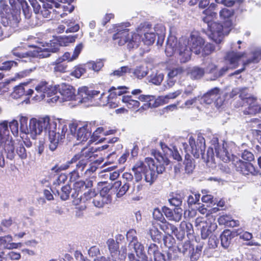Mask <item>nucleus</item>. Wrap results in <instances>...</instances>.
I'll return each instance as SVG.
<instances>
[{"label":"nucleus","instance_id":"nucleus-26","mask_svg":"<svg viewBox=\"0 0 261 261\" xmlns=\"http://www.w3.org/2000/svg\"><path fill=\"white\" fill-rule=\"evenodd\" d=\"M216 6L215 4L211 3L207 9L203 11L202 14L204 16L202 18L204 22H209L217 17V13L213 11Z\"/></svg>","mask_w":261,"mask_h":261},{"label":"nucleus","instance_id":"nucleus-16","mask_svg":"<svg viewBox=\"0 0 261 261\" xmlns=\"http://www.w3.org/2000/svg\"><path fill=\"white\" fill-rule=\"evenodd\" d=\"M99 93V92L98 91L90 90L86 87H83L79 89L75 100H79L80 103H84L86 106H89Z\"/></svg>","mask_w":261,"mask_h":261},{"label":"nucleus","instance_id":"nucleus-61","mask_svg":"<svg viewBox=\"0 0 261 261\" xmlns=\"http://www.w3.org/2000/svg\"><path fill=\"white\" fill-rule=\"evenodd\" d=\"M207 93L210 95L212 100L214 101L217 98L220 97L221 95L220 90L218 88H214L207 92Z\"/></svg>","mask_w":261,"mask_h":261},{"label":"nucleus","instance_id":"nucleus-46","mask_svg":"<svg viewBox=\"0 0 261 261\" xmlns=\"http://www.w3.org/2000/svg\"><path fill=\"white\" fill-rule=\"evenodd\" d=\"M260 59L261 48H258L253 51V57L247 60V61L244 63V65H248L251 63H257Z\"/></svg>","mask_w":261,"mask_h":261},{"label":"nucleus","instance_id":"nucleus-48","mask_svg":"<svg viewBox=\"0 0 261 261\" xmlns=\"http://www.w3.org/2000/svg\"><path fill=\"white\" fill-rule=\"evenodd\" d=\"M86 65L84 66H78L74 67V69L70 73L71 75L74 76L76 78H80L86 72Z\"/></svg>","mask_w":261,"mask_h":261},{"label":"nucleus","instance_id":"nucleus-52","mask_svg":"<svg viewBox=\"0 0 261 261\" xmlns=\"http://www.w3.org/2000/svg\"><path fill=\"white\" fill-rule=\"evenodd\" d=\"M202 248V246H197L195 249H194L192 247V252H191L190 254V258L192 261H196L199 259L201 254Z\"/></svg>","mask_w":261,"mask_h":261},{"label":"nucleus","instance_id":"nucleus-54","mask_svg":"<svg viewBox=\"0 0 261 261\" xmlns=\"http://www.w3.org/2000/svg\"><path fill=\"white\" fill-rule=\"evenodd\" d=\"M185 164L186 172L188 174L192 173L194 169L195 166L193 163L192 160L187 158V155H186Z\"/></svg>","mask_w":261,"mask_h":261},{"label":"nucleus","instance_id":"nucleus-36","mask_svg":"<svg viewBox=\"0 0 261 261\" xmlns=\"http://www.w3.org/2000/svg\"><path fill=\"white\" fill-rule=\"evenodd\" d=\"M221 246L224 248L227 249L230 245L231 237V232L229 230H224L220 236Z\"/></svg>","mask_w":261,"mask_h":261},{"label":"nucleus","instance_id":"nucleus-2","mask_svg":"<svg viewBox=\"0 0 261 261\" xmlns=\"http://www.w3.org/2000/svg\"><path fill=\"white\" fill-rule=\"evenodd\" d=\"M204 45V40L196 34H191L190 39L182 37L177 41L174 37L168 39L165 53L167 56L176 55L181 63H186L191 59V53L199 55Z\"/></svg>","mask_w":261,"mask_h":261},{"label":"nucleus","instance_id":"nucleus-25","mask_svg":"<svg viewBox=\"0 0 261 261\" xmlns=\"http://www.w3.org/2000/svg\"><path fill=\"white\" fill-rule=\"evenodd\" d=\"M105 189L101 191L100 193H96L93 199L92 202L95 206L99 208L102 207L105 204H107L109 201V197L106 195H103Z\"/></svg>","mask_w":261,"mask_h":261},{"label":"nucleus","instance_id":"nucleus-19","mask_svg":"<svg viewBox=\"0 0 261 261\" xmlns=\"http://www.w3.org/2000/svg\"><path fill=\"white\" fill-rule=\"evenodd\" d=\"M77 179L75 180V182L73 186V192L71 194V197L74 198H77L85 190L90 189L93 186V181L90 179H86L85 180H80L76 181ZM70 181H71L70 180Z\"/></svg>","mask_w":261,"mask_h":261},{"label":"nucleus","instance_id":"nucleus-35","mask_svg":"<svg viewBox=\"0 0 261 261\" xmlns=\"http://www.w3.org/2000/svg\"><path fill=\"white\" fill-rule=\"evenodd\" d=\"M20 254L13 251L7 253L2 251L0 253V261H8L9 260H18L20 258Z\"/></svg>","mask_w":261,"mask_h":261},{"label":"nucleus","instance_id":"nucleus-49","mask_svg":"<svg viewBox=\"0 0 261 261\" xmlns=\"http://www.w3.org/2000/svg\"><path fill=\"white\" fill-rule=\"evenodd\" d=\"M149 234L151 237L152 240L155 242H159L161 239V232L158 229L154 226L150 229Z\"/></svg>","mask_w":261,"mask_h":261},{"label":"nucleus","instance_id":"nucleus-6","mask_svg":"<svg viewBox=\"0 0 261 261\" xmlns=\"http://www.w3.org/2000/svg\"><path fill=\"white\" fill-rule=\"evenodd\" d=\"M239 95V97L242 100V106H248L244 110L245 115H254L259 112L260 108L257 102L256 97L250 95L248 92V88L246 87L236 88L232 89L230 94V96L232 98Z\"/></svg>","mask_w":261,"mask_h":261},{"label":"nucleus","instance_id":"nucleus-62","mask_svg":"<svg viewBox=\"0 0 261 261\" xmlns=\"http://www.w3.org/2000/svg\"><path fill=\"white\" fill-rule=\"evenodd\" d=\"M134 74L139 79H141L147 74L144 68L142 66L137 67L134 71Z\"/></svg>","mask_w":261,"mask_h":261},{"label":"nucleus","instance_id":"nucleus-31","mask_svg":"<svg viewBox=\"0 0 261 261\" xmlns=\"http://www.w3.org/2000/svg\"><path fill=\"white\" fill-rule=\"evenodd\" d=\"M160 228L168 235L177 236L178 229L177 227L167 222L166 220L160 225Z\"/></svg>","mask_w":261,"mask_h":261},{"label":"nucleus","instance_id":"nucleus-28","mask_svg":"<svg viewBox=\"0 0 261 261\" xmlns=\"http://www.w3.org/2000/svg\"><path fill=\"white\" fill-rule=\"evenodd\" d=\"M148 253L153 256V261H162L163 259V253L160 251V249L155 244H151L148 248Z\"/></svg>","mask_w":261,"mask_h":261},{"label":"nucleus","instance_id":"nucleus-50","mask_svg":"<svg viewBox=\"0 0 261 261\" xmlns=\"http://www.w3.org/2000/svg\"><path fill=\"white\" fill-rule=\"evenodd\" d=\"M86 66L89 69L95 71H98L103 66V64L101 61L96 62H90L86 64Z\"/></svg>","mask_w":261,"mask_h":261},{"label":"nucleus","instance_id":"nucleus-8","mask_svg":"<svg viewBox=\"0 0 261 261\" xmlns=\"http://www.w3.org/2000/svg\"><path fill=\"white\" fill-rule=\"evenodd\" d=\"M113 35V39L115 44L119 46L127 45L128 49L137 48L140 43V35L130 32L127 29H117Z\"/></svg>","mask_w":261,"mask_h":261},{"label":"nucleus","instance_id":"nucleus-27","mask_svg":"<svg viewBox=\"0 0 261 261\" xmlns=\"http://www.w3.org/2000/svg\"><path fill=\"white\" fill-rule=\"evenodd\" d=\"M204 73V69L198 66L190 68L187 71L188 75L193 80L200 79L203 77Z\"/></svg>","mask_w":261,"mask_h":261},{"label":"nucleus","instance_id":"nucleus-18","mask_svg":"<svg viewBox=\"0 0 261 261\" xmlns=\"http://www.w3.org/2000/svg\"><path fill=\"white\" fill-rule=\"evenodd\" d=\"M129 248H133L136 252V255L134 253H128V257L129 261H147V257L144 252V246L143 245L136 241L135 242L129 244Z\"/></svg>","mask_w":261,"mask_h":261},{"label":"nucleus","instance_id":"nucleus-55","mask_svg":"<svg viewBox=\"0 0 261 261\" xmlns=\"http://www.w3.org/2000/svg\"><path fill=\"white\" fill-rule=\"evenodd\" d=\"M220 17L223 19H229L233 15V11L227 8L222 9L219 12Z\"/></svg>","mask_w":261,"mask_h":261},{"label":"nucleus","instance_id":"nucleus-13","mask_svg":"<svg viewBox=\"0 0 261 261\" xmlns=\"http://www.w3.org/2000/svg\"><path fill=\"white\" fill-rule=\"evenodd\" d=\"M189 143L191 146V152L196 158H199L200 155L206 162V154H204L205 149V139L201 135L199 134L196 141L193 137H190Z\"/></svg>","mask_w":261,"mask_h":261},{"label":"nucleus","instance_id":"nucleus-38","mask_svg":"<svg viewBox=\"0 0 261 261\" xmlns=\"http://www.w3.org/2000/svg\"><path fill=\"white\" fill-rule=\"evenodd\" d=\"M12 241V237L10 235L0 237V244L4 245L5 247L8 248H16L18 247V245L20 244V243H11Z\"/></svg>","mask_w":261,"mask_h":261},{"label":"nucleus","instance_id":"nucleus-63","mask_svg":"<svg viewBox=\"0 0 261 261\" xmlns=\"http://www.w3.org/2000/svg\"><path fill=\"white\" fill-rule=\"evenodd\" d=\"M169 202L172 205L177 207L178 208L181 205L182 203V198L180 195H176L175 197L170 199Z\"/></svg>","mask_w":261,"mask_h":261},{"label":"nucleus","instance_id":"nucleus-44","mask_svg":"<svg viewBox=\"0 0 261 261\" xmlns=\"http://www.w3.org/2000/svg\"><path fill=\"white\" fill-rule=\"evenodd\" d=\"M88 191L87 192H85L83 195H80L77 199H80L81 202H85L91 198H94L95 195V192L94 191L90 189H88Z\"/></svg>","mask_w":261,"mask_h":261},{"label":"nucleus","instance_id":"nucleus-3","mask_svg":"<svg viewBox=\"0 0 261 261\" xmlns=\"http://www.w3.org/2000/svg\"><path fill=\"white\" fill-rule=\"evenodd\" d=\"M94 156L92 148H84L81 152L75 154L70 160L60 166H54L51 170L56 172H61L68 169L71 164L76 163L75 168L69 173L70 180L75 181L83 176V172Z\"/></svg>","mask_w":261,"mask_h":261},{"label":"nucleus","instance_id":"nucleus-7","mask_svg":"<svg viewBox=\"0 0 261 261\" xmlns=\"http://www.w3.org/2000/svg\"><path fill=\"white\" fill-rule=\"evenodd\" d=\"M95 125L94 122H87L83 126L79 127L77 124L73 123L69 125V130H67V139L69 141L76 140L79 142L86 141L91 136L92 127Z\"/></svg>","mask_w":261,"mask_h":261},{"label":"nucleus","instance_id":"nucleus-20","mask_svg":"<svg viewBox=\"0 0 261 261\" xmlns=\"http://www.w3.org/2000/svg\"><path fill=\"white\" fill-rule=\"evenodd\" d=\"M234 163L236 170L244 175H256L258 171L255 169L253 165L249 162H245L237 158Z\"/></svg>","mask_w":261,"mask_h":261},{"label":"nucleus","instance_id":"nucleus-23","mask_svg":"<svg viewBox=\"0 0 261 261\" xmlns=\"http://www.w3.org/2000/svg\"><path fill=\"white\" fill-rule=\"evenodd\" d=\"M160 146L163 152H164V155H162L163 156H166L168 159V155H171L173 159L176 160L177 161H180L182 160V158L181 155L179 154L177 149L175 147H172V148L168 147L165 143L163 142H160Z\"/></svg>","mask_w":261,"mask_h":261},{"label":"nucleus","instance_id":"nucleus-30","mask_svg":"<svg viewBox=\"0 0 261 261\" xmlns=\"http://www.w3.org/2000/svg\"><path fill=\"white\" fill-rule=\"evenodd\" d=\"M134 173L135 179L136 182H139L142 179L144 170V165L143 162H137L132 168Z\"/></svg>","mask_w":261,"mask_h":261},{"label":"nucleus","instance_id":"nucleus-60","mask_svg":"<svg viewBox=\"0 0 261 261\" xmlns=\"http://www.w3.org/2000/svg\"><path fill=\"white\" fill-rule=\"evenodd\" d=\"M9 127L14 136H16L18 134L19 126L17 120H13L9 123Z\"/></svg>","mask_w":261,"mask_h":261},{"label":"nucleus","instance_id":"nucleus-56","mask_svg":"<svg viewBox=\"0 0 261 261\" xmlns=\"http://www.w3.org/2000/svg\"><path fill=\"white\" fill-rule=\"evenodd\" d=\"M137 232L134 229H130L126 233V239L130 244L138 240Z\"/></svg>","mask_w":261,"mask_h":261},{"label":"nucleus","instance_id":"nucleus-4","mask_svg":"<svg viewBox=\"0 0 261 261\" xmlns=\"http://www.w3.org/2000/svg\"><path fill=\"white\" fill-rule=\"evenodd\" d=\"M152 155L156 161L155 163L153 159L151 158H146L145 161L147 164V167L144 166L143 175L146 182L152 185L157 177L159 174H162L165 170V165L169 164V160L166 156H163L159 151L152 150Z\"/></svg>","mask_w":261,"mask_h":261},{"label":"nucleus","instance_id":"nucleus-33","mask_svg":"<svg viewBox=\"0 0 261 261\" xmlns=\"http://www.w3.org/2000/svg\"><path fill=\"white\" fill-rule=\"evenodd\" d=\"M122 101L130 109H136L139 107L140 102L132 98L131 95H124L121 98Z\"/></svg>","mask_w":261,"mask_h":261},{"label":"nucleus","instance_id":"nucleus-39","mask_svg":"<svg viewBox=\"0 0 261 261\" xmlns=\"http://www.w3.org/2000/svg\"><path fill=\"white\" fill-rule=\"evenodd\" d=\"M63 61L60 59H57L53 63V65L54 66V71L55 72H65L67 69V65L65 63H63Z\"/></svg>","mask_w":261,"mask_h":261},{"label":"nucleus","instance_id":"nucleus-17","mask_svg":"<svg viewBox=\"0 0 261 261\" xmlns=\"http://www.w3.org/2000/svg\"><path fill=\"white\" fill-rule=\"evenodd\" d=\"M204 22L207 24V28L210 32V37L216 43H220L223 37L224 34L223 26L220 23L213 21Z\"/></svg>","mask_w":261,"mask_h":261},{"label":"nucleus","instance_id":"nucleus-11","mask_svg":"<svg viewBox=\"0 0 261 261\" xmlns=\"http://www.w3.org/2000/svg\"><path fill=\"white\" fill-rule=\"evenodd\" d=\"M106 244L112 260H122L125 258L127 255V249L125 245L121 246L119 249V243L111 238L107 241Z\"/></svg>","mask_w":261,"mask_h":261},{"label":"nucleus","instance_id":"nucleus-53","mask_svg":"<svg viewBox=\"0 0 261 261\" xmlns=\"http://www.w3.org/2000/svg\"><path fill=\"white\" fill-rule=\"evenodd\" d=\"M180 227L182 229V235H184L185 231H186L187 234H190L193 231V225L190 223H187L185 221H183L180 224Z\"/></svg>","mask_w":261,"mask_h":261},{"label":"nucleus","instance_id":"nucleus-51","mask_svg":"<svg viewBox=\"0 0 261 261\" xmlns=\"http://www.w3.org/2000/svg\"><path fill=\"white\" fill-rule=\"evenodd\" d=\"M127 72H131V69L129 68L128 66H122L110 73V75L120 77L123 76Z\"/></svg>","mask_w":261,"mask_h":261},{"label":"nucleus","instance_id":"nucleus-32","mask_svg":"<svg viewBox=\"0 0 261 261\" xmlns=\"http://www.w3.org/2000/svg\"><path fill=\"white\" fill-rule=\"evenodd\" d=\"M54 4L53 3L46 2L43 4L42 8L40 10L39 13L44 18H49L52 12H56V10L53 9Z\"/></svg>","mask_w":261,"mask_h":261},{"label":"nucleus","instance_id":"nucleus-34","mask_svg":"<svg viewBox=\"0 0 261 261\" xmlns=\"http://www.w3.org/2000/svg\"><path fill=\"white\" fill-rule=\"evenodd\" d=\"M21 48L20 47H18L17 48L14 49L12 53V54L15 56L16 57H18V58L23 59H25V60H22V61L24 62H28V61H31V57L32 56H35L36 55L34 54H32L31 52H26V53H22L21 51Z\"/></svg>","mask_w":261,"mask_h":261},{"label":"nucleus","instance_id":"nucleus-45","mask_svg":"<svg viewBox=\"0 0 261 261\" xmlns=\"http://www.w3.org/2000/svg\"><path fill=\"white\" fill-rule=\"evenodd\" d=\"M14 151L15 152V155L17 154L21 160H24L27 158V152L22 143L19 144L16 150L14 149Z\"/></svg>","mask_w":261,"mask_h":261},{"label":"nucleus","instance_id":"nucleus-1","mask_svg":"<svg viewBox=\"0 0 261 261\" xmlns=\"http://www.w3.org/2000/svg\"><path fill=\"white\" fill-rule=\"evenodd\" d=\"M57 122L48 116L33 118L30 119L29 125V133L31 137L35 139L36 136L44 131L48 136L49 143L48 147L53 151L55 150L60 141L65 138V133L67 130L66 125H61L57 132Z\"/></svg>","mask_w":261,"mask_h":261},{"label":"nucleus","instance_id":"nucleus-12","mask_svg":"<svg viewBox=\"0 0 261 261\" xmlns=\"http://www.w3.org/2000/svg\"><path fill=\"white\" fill-rule=\"evenodd\" d=\"M34 86L36 92L35 96L36 100H40L45 96L51 97L57 94V86L53 87L45 81H40L37 84H35Z\"/></svg>","mask_w":261,"mask_h":261},{"label":"nucleus","instance_id":"nucleus-22","mask_svg":"<svg viewBox=\"0 0 261 261\" xmlns=\"http://www.w3.org/2000/svg\"><path fill=\"white\" fill-rule=\"evenodd\" d=\"M33 93L34 90L31 88V86L29 84L23 83L14 88L11 95L13 98L17 99L24 94L32 95Z\"/></svg>","mask_w":261,"mask_h":261},{"label":"nucleus","instance_id":"nucleus-15","mask_svg":"<svg viewBox=\"0 0 261 261\" xmlns=\"http://www.w3.org/2000/svg\"><path fill=\"white\" fill-rule=\"evenodd\" d=\"M58 91L61 95V98L59 95L55 96L51 98V101H56L59 99H62L64 101L75 100L76 95H75V90L72 86L62 83L57 86V91Z\"/></svg>","mask_w":261,"mask_h":261},{"label":"nucleus","instance_id":"nucleus-9","mask_svg":"<svg viewBox=\"0 0 261 261\" xmlns=\"http://www.w3.org/2000/svg\"><path fill=\"white\" fill-rule=\"evenodd\" d=\"M137 32L143 43L147 45H150L155 41V34L158 35L164 34L165 28L161 24H157L154 28H152L149 23L144 22L140 24Z\"/></svg>","mask_w":261,"mask_h":261},{"label":"nucleus","instance_id":"nucleus-10","mask_svg":"<svg viewBox=\"0 0 261 261\" xmlns=\"http://www.w3.org/2000/svg\"><path fill=\"white\" fill-rule=\"evenodd\" d=\"M76 36H68L62 37L60 40H52L46 43L45 45H43V48H40V50H37L38 56L42 58H46L50 56V53H56L59 48L60 45L67 46L68 43L75 41Z\"/></svg>","mask_w":261,"mask_h":261},{"label":"nucleus","instance_id":"nucleus-47","mask_svg":"<svg viewBox=\"0 0 261 261\" xmlns=\"http://www.w3.org/2000/svg\"><path fill=\"white\" fill-rule=\"evenodd\" d=\"M182 210L181 208H175L171 215V217H169L168 220L175 222H179L182 217Z\"/></svg>","mask_w":261,"mask_h":261},{"label":"nucleus","instance_id":"nucleus-24","mask_svg":"<svg viewBox=\"0 0 261 261\" xmlns=\"http://www.w3.org/2000/svg\"><path fill=\"white\" fill-rule=\"evenodd\" d=\"M129 188L130 185L120 180L114 182L111 186V189L116 192L117 197H121L123 196Z\"/></svg>","mask_w":261,"mask_h":261},{"label":"nucleus","instance_id":"nucleus-21","mask_svg":"<svg viewBox=\"0 0 261 261\" xmlns=\"http://www.w3.org/2000/svg\"><path fill=\"white\" fill-rule=\"evenodd\" d=\"M138 99L142 101L146 102L143 106L141 107L143 110H146L149 108H156L159 107L162 101L164 100V98L163 97H159L155 99V97L150 95H140Z\"/></svg>","mask_w":261,"mask_h":261},{"label":"nucleus","instance_id":"nucleus-57","mask_svg":"<svg viewBox=\"0 0 261 261\" xmlns=\"http://www.w3.org/2000/svg\"><path fill=\"white\" fill-rule=\"evenodd\" d=\"M64 23L67 25L68 28L66 30V33H73L77 32L79 29L80 27L78 24H76L74 25H72L73 23L70 20H66L64 21Z\"/></svg>","mask_w":261,"mask_h":261},{"label":"nucleus","instance_id":"nucleus-40","mask_svg":"<svg viewBox=\"0 0 261 261\" xmlns=\"http://www.w3.org/2000/svg\"><path fill=\"white\" fill-rule=\"evenodd\" d=\"M177 251L183 254L190 255L192 251V246L189 241L181 243L176 247Z\"/></svg>","mask_w":261,"mask_h":261},{"label":"nucleus","instance_id":"nucleus-64","mask_svg":"<svg viewBox=\"0 0 261 261\" xmlns=\"http://www.w3.org/2000/svg\"><path fill=\"white\" fill-rule=\"evenodd\" d=\"M200 195L199 194H195L190 195L188 196L187 202L189 205H192L196 204L199 201Z\"/></svg>","mask_w":261,"mask_h":261},{"label":"nucleus","instance_id":"nucleus-59","mask_svg":"<svg viewBox=\"0 0 261 261\" xmlns=\"http://www.w3.org/2000/svg\"><path fill=\"white\" fill-rule=\"evenodd\" d=\"M183 71L184 70L181 67L174 68L170 70L168 73V76L171 78H174L177 75L181 74Z\"/></svg>","mask_w":261,"mask_h":261},{"label":"nucleus","instance_id":"nucleus-41","mask_svg":"<svg viewBox=\"0 0 261 261\" xmlns=\"http://www.w3.org/2000/svg\"><path fill=\"white\" fill-rule=\"evenodd\" d=\"M71 192V188L69 185H65L61 189V191L60 192H57L59 195L60 196V197L63 200H67L70 195V193Z\"/></svg>","mask_w":261,"mask_h":261},{"label":"nucleus","instance_id":"nucleus-42","mask_svg":"<svg viewBox=\"0 0 261 261\" xmlns=\"http://www.w3.org/2000/svg\"><path fill=\"white\" fill-rule=\"evenodd\" d=\"M28 117L23 116H19V122L20 124V130L21 132L25 134L29 133V125H28Z\"/></svg>","mask_w":261,"mask_h":261},{"label":"nucleus","instance_id":"nucleus-58","mask_svg":"<svg viewBox=\"0 0 261 261\" xmlns=\"http://www.w3.org/2000/svg\"><path fill=\"white\" fill-rule=\"evenodd\" d=\"M214 50V47L213 44L211 43L204 44L202 48L201 54L202 56H206L210 55Z\"/></svg>","mask_w":261,"mask_h":261},{"label":"nucleus","instance_id":"nucleus-14","mask_svg":"<svg viewBox=\"0 0 261 261\" xmlns=\"http://www.w3.org/2000/svg\"><path fill=\"white\" fill-rule=\"evenodd\" d=\"M195 226L200 229L201 236L203 239L208 238L217 228L216 223L210 220H205L204 218H197Z\"/></svg>","mask_w":261,"mask_h":261},{"label":"nucleus","instance_id":"nucleus-43","mask_svg":"<svg viewBox=\"0 0 261 261\" xmlns=\"http://www.w3.org/2000/svg\"><path fill=\"white\" fill-rule=\"evenodd\" d=\"M164 75L162 73H153L150 75L149 82L154 85H159L163 81Z\"/></svg>","mask_w":261,"mask_h":261},{"label":"nucleus","instance_id":"nucleus-29","mask_svg":"<svg viewBox=\"0 0 261 261\" xmlns=\"http://www.w3.org/2000/svg\"><path fill=\"white\" fill-rule=\"evenodd\" d=\"M244 55V54L242 53L229 52L226 55V60L229 62L232 67L234 68L237 66L239 60Z\"/></svg>","mask_w":261,"mask_h":261},{"label":"nucleus","instance_id":"nucleus-5","mask_svg":"<svg viewBox=\"0 0 261 261\" xmlns=\"http://www.w3.org/2000/svg\"><path fill=\"white\" fill-rule=\"evenodd\" d=\"M215 150L216 156L220 160L225 163L229 161L235 162L237 160L236 156H234L229 151V147L226 143L222 144H219L218 139L217 138H214L211 140V146L208 149L206 153V163L210 167H215L216 162L214 154Z\"/></svg>","mask_w":261,"mask_h":261},{"label":"nucleus","instance_id":"nucleus-37","mask_svg":"<svg viewBox=\"0 0 261 261\" xmlns=\"http://www.w3.org/2000/svg\"><path fill=\"white\" fill-rule=\"evenodd\" d=\"M177 249L176 248L168 249L166 252V254H163V258L162 261H172L176 260L178 257Z\"/></svg>","mask_w":261,"mask_h":261}]
</instances>
